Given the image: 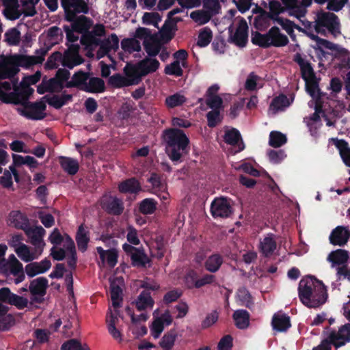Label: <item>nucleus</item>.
I'll use <instances>...</instances> for the list:
<instances>
[{
	"label": "nucleus",
	"instance_id": "nucleus-1",
	"mask_svg": "<svg viewBox=\"0 0 350 350\" xmlns=\"http://www.w3.org/2000/svg\"><path fill=\"white\" fill-rule=\"evenodd\" d=\"M44 58L40 55H15L12 56H0V79H10L18 71V66L29 67L42 64ZM0 100L6 103H18V99L15 94L3 93L0 90Z\"/></svg>",
	"mask_w": 350,
	"mask_h": 350
},
{
	"label": "nucleus",
	"instance_id": "nucleus-2",
	"mask_svg": "<svg viewBox=\"0 0 350 350\" xmlns=\"http://www.w3.org/2000/svg\"><path fill=\"white\" fill-rule=\"evenodd\" d=\"M298 294L300 301L308 308H318L327 299V287L322 281L311 275L306 276L299 281Z\"/></svg>",
	"mask_w": 350,
	"mask_h": 350
},
{
	"label": "nucleus",
	"instance_id": "nucleus-3",
	"mask_svg": "<svg viewBox=\"0 0 350 350\" xmlns=\"http://www.w3.org/2000/svg\"><path fill=\"white\" fill-rule=\"evenodd\" d=\"M314 29L317 33L326 36V29L332 34L336 36L340 33V21L338 17L329 12H320L317 15Z\"/></svg>",
	"mask_w": 350,
	"mask_h": 350
},
{
	"label": "nucleus",
	"instance_id": "nucleus-4",
	"mask_svg": "<svg viewBox=\"0 0 350 350\" xmlns=\"http://www.w3.org/2000/svg\"><path fill=\"white\" fill-rule=\"evenodd\" d=\"M16 97L19 100V102L16 104H21L16 108L17 111L21 115L27 118L34 120H40L44 117L46 105L44 102L40 101L35 103H31L25 100L21 101L18 96H16Z\"/></svg>",
	"mask_w": 350,
	"mask_h": 350
},
{
	"label": "nucleus",
	"instance_id": "nucleus-5",
	"mask_svg": "<svg viewBox=\"0 0 350 350\" xmlns=\"http://www.w3.org/2000/svg\"><path fill=\"white\" fill-rule=\"evenodd\" d=\"M211 213L214 218L229 217L232 213V208L227 198H216L211 204Z\"/></svg>",
	"mask_w": 350,
	"mask_h": 350
},
{
	"label": "nucleus",
	"instance_id": "nucleus-6",
	"mask_svg": "<svg viewBox=\"0 0 350 350\" xmlns=\"http://www.w3.org/2000/svg\"><path fill=\"white\" fill-rule=\"evenodd\" d=\"M47 286L48 280L43 277L38 278L31 282L29 288L31 294V304L41 303L42 301V297L46 294Z\"/></svg>",
	"mask_w": 350,
	"mask_h": 350
},
{
	"label": "nucleus",
	"instance_id": "nucleus-7",
	"mask_svg": "<svg viewBox=\"0 0 350 350\" xmlns=\"http://www.w3.org/2000/svg\"><path fill=\"white\" fill-rule=\"evenodd\" d=\"M153 315L154 319L151 326V332L154 338H158L164 327L172 323L173 318L168 311H165L163 314L159 316V310H156L154 311Z\"/></svg>",
	"mask_w": 350,
	"mask_h": 350
},
{
	"label": "nucleus",
	"instance_id": "nucleus-8",
	"mask_svg": "<svg viewBox=\"0 0 350 350\" xmlns=\"http://www.w3.org/2000/svg\"><path fill=\"white\" fill-rule=\"evenodd\" d=\"M68 21H72L77 13H86L88 5L84 0H62Z\"/></svg>",
	"mask_w": 350,
	"mask_h": 350
},
{
	"label": "nucleus",
	"instance_id": "nucleus-9",
	"mask_svg": "<svg viewBox=\"0 0 350 350\" xmlns=\"http://www.w3.org/2000/svg\"><path fill=\"white\" fill-rule=\"evenodd\" d=\"M328 337L336 348L345 345L350 341V323L342 325L338 331L332 330Z\"/></svg>",
	"mask_w": 350,
	"mask_h": 350
},
{
	"label": "nucleus",
	"instance_id": "nucleus-10",
	"mask_svg": "<svg viewBox=\"0 0 350 350\" xmlns=\"http://www.w3.org/2000/svg\"><path fill=\"white\" fill-rule=\"evenodd\" d=\"M79 44H72L69 46L68 49L64 53V56H62V62L64 66L72 68L83 62L82 57L79 55Z\"/></svg>",
	"mask_w": 350,
	"mask_h": 350
},
{
	"label": "nucleus",
	"instance_id": "nucleus-11",
	"mask_svg": "<svg viewBox=\"0 0 350 350\" xmlns=\"http://www.w3.org/2000/svg\"><path fill=\"white\" fill-rule=\"evenodd\" d=\"M105 35V27L103 25L97 24L94 26L92 31L84 34L81 38V42L88 45H98L102 37Z\"/></svg>",
	"mask_w": 350,
	"mask_h": 350
},
{
	"label": "nucleus",
	"instance_id": "nucleus-12",
	"mask_svg": "<svg viewBox=\"0 0 350 350\" xmlns=\"http://www.w3.org/2000/svg\"><path fill=\"white\" fill-rule=\"evenodd\" d=\"M190 140L184 131L176 128V162L189 153Z\"/></svg>",
	"mask_w": 350,
	"mask_h": 350
},
{
	"label": "nucleus",
	"instance_id": "nucleus-13",
	"mask_svg": "<svg viewBox=\"0 0 350 350\" xmlns=\"http://www.w3.org/2000/svg\"><path fill=\"white\" fill-rule=\"evenodd\" d=\"M312 0H282L283 4L288 10H292V14L299 18L305 16L306 8L310 5Z\"/></svg>",
	"mask_w": 350,
	"mask_h": 350
},
{
	"label": "nucleus",
	"instance_id": "nucleus-14",
	"mask_svg": "<svg viewBox=\"0 0 350 350\" xmlns=\"http://www.w3.org/2000/svg\"><path fill=\"white\" fill-rule=\"evenodd\" d=\"M24 231L30 239L31 244L37 248V250L42 251V249L45 245L43 241V237L45 234V230L42 226L31 228L28 226Z\"/></svg>",
	"mask_w": 350,
	"mask_h": 350
},
{
	"label": "nucleus",
	"instance_id": "nucleus-15",
	"mask_svg": "<svg viewBox=\"0 0 350 350\" xmlns=\"http://www.w3.org/2000/svg\"><path fill=\"white\" fill-rule=\"evenodd\" d=\"M248 40V26L245 20H242L234 34H230L229 42L239 47L245 46Z\"/></svg>",
	"mask_w": 350,
	"mask_h": 350
},
{
	"label": "nucleus",
	"instance_id": "nucleus-16",
	"mask_svg": "<svg viewBox=\"0 0 350 350\" xmlns=\"http://www.w3.org/2000/svg\"><path fill=\"white\" fill-rule=\"evenodd\" d=\"M98 46H100V48L96 55L97 58L100 59L112 51H117L119 46V39L116 34L112 33L107 38L102 40Z\"/></svg>",
	"mask_w": 350,
	"mask_h": 350
},
{
	"label": "nucleus",
	"instance_id": "nucleus-17",
	"mask_svg": "<svg viewBox=\"0 0 350 350\" xmlns=\"http://www.w3.org/2000/svg\"><path fill=\"white\" fill-rule=\"evenodd\" d=\"M350 237V232L347 228L338 226L331 232L329 239L331 244L334 245L344 246L348 242Z\"/></svg>",
	"mask_w": 350,
	"mask_h": 350
},
{
	"label": "nucleus",
	"instance_id": "nucleus-18",
	"mask_svg": "<svg viewBox=\"0 0 350 350\" xmlns=\"http://www.w3.org/2000/svg\"><path fill=\"white\" fill-rule=\"evenodd\" d=\"M267 36L270 46L282 47L287 45L289 42L288 37L280 32L277 26L272 27L267 32Z\"/></svg>",
	"mask_w": 350,
	"mask_h": 350
},
{
	"label": "nucleus",
	"instance_id": "nucleus-19",
	"mask_svg": "<svg viewBox=\"0 0 350 350\" xmlns=\"http://www.w3.org/2000/svg\"><path fill=\"white\" fill-rule=\"evenodd\" d=\"M123 282V278L121 277L110 279L111 299L114 308H118L120 306Z\"/></svg>",
	"mask_w": 350,
	"mask_h": 350
},
{
	"label": "nucleus",
	"instance_id": "nucleus-20",
	"mask_svg": "<svg viewBox=\"0 0 350 350\" xmlns=\"http://www.w3.org/2000/svg\"><path fill=\"white\" fill-rule=\"evenodd\" d=\"M7 224L9 226L24 230L29 226V219L24 213L15 210L9 213Z\"/></svg>",
	"mask_w": 350,
	"mask_h": 350
},
{
	"label": "nucleus",
	"instance_id": "nucleus-21",
	"mask_svg": "<svg viewBox=\"0 0 350 350\" xmlns=\"http://www.w3.org/2000/svg\"><path fill=\"white\" fill-rule=\"evenodd\" d=\"M224 141L228 145L232 146H238L239 151H242L245 148L241 135L239 130L235 128L227 129L225 131Z\"/></svg>",
	"mask_w": 350,
	"mask_h": 350
},
{
	"label": "nucleus",
	"instance_id": "nucleus-22",
	"mask_svg": "<svg viewBox=\"0 0 350 350\" xmlns=\"http://www.w3.org/2000/svg\"><path fill=\"white\" fill-rule=\"evenodd\" d=\"M51 266L50 260L44 259L40 262H34L25 266V270L29 277H34L36 275L43 273L48 271Z\"/></svg>",
	"mask_w": 350,
	"mask_h": 350
},
{
	"label": "nucleus",
	"instance_id": "nucleus-23",
	"mask_svg": "<svg viewBox=\"0 0 350 350\" xmlns=\"http://www.w3.org/2000/svg\"><path fill=\"white\" fill-rule=\"evenodd\" d=\"M277 243L275 240V235L269 233L260 242L259 251L265 257H270L276 250Z\"/></svg>",
	"mask_w": 350,
	"mask_h": 350
},
{
	"label": "nucleus",
	"instance_id": "nucleus-24",
	"mask_svg": "<svg viewBox=\"0 0 350 350\" xmlns=\"http://www.w3.org/2000/svg\"><path fill=\"white\" fill-rule=\"evenodd\" d=\"M175 14V10H171L167 15V19L160 31L159 38L163 42H167L172 38V30L175 25V21L173 16Z\"/></svg>",
	"mask_w": 350,
	"mask_h": 350
},
{
	"label": "nucleus",
	"instance_id": "nucleus-25",
	"mask_svg": "<svg viewBox=\"0 0 350 350\" xmlns=\"http://www.w3.org/2000/svg\"><path fill=\"white\" fill-rule=\"evenodd\" d=\"M103 265H107L113 267L118 262V252L116 250H103L101 247H96Z\"/></svg>",
	"mask_w": 350,
	"mask_h": 350
},
{
	"label": "nucleus",
	"instance_id": "nucleus-26",
	"mask_svg": "<svg viewBox=\"0 0 350 350\" xmlns=\"http://www.w3.org/2000/svg\"><path fill=\"white\" fill-rule=\"evenodd\" d=\"M271 325L278 332H286L291 326L290 317L285 314H275L272 318Z\"/></svg>",
	"mask_w": 350,
	"mask_h": 350
},
{
	"label": "nucleus",
	"instance_id": "nucleus-27",
	"mask_svg": "<svg viewBox=\"0 0 350 350\" xmlns=\"http://www.w3.org/2000/svg\"><path fill=\"white\" fill-rule=\"evenodd\" d=\"M103 204L109 213L113 215H120L124 208L122 201L114 196L105 197Z\"/></svg>",
	"mask_w": 350,
	"mask_h": 350
},
{
	"label": "nucleus",
	"instance_id": "nucleus-28",
	"mask_svg": "<svg viewBox=\"0 0 350 350\" xmlns=\"http://www.w3.org/2000/svg\"><path fill=\"white\" fill-rule=\"evenodd\" d=\"M7 265L8 269L12 275H16L18 272L23 271L22 263L16 258L14 254L10 255L8 257V260L5 258L0 260V271H5V269H3V267Z\"/></svg>",
	"mask_w": 350,
	"mask_h": 350
},
{
	"label": "nucleus",
	"instance_id": "nucleus-29",
	"mask_svg": "<svg viewBox=\"0 0 350 350\" xmlns=\"http://www.w3.org/2000/svg\"><path fill=\"white\" fill-rule=\"evenodd\" d=\"M163 144L165 146L166 153L172 161L175 160V131L170 129L163 134Z\"/></svg>",
	"mask_w": 350,
	"mask_h": 350
},
{
	"label": "nucleus",
	"instance_id": "nucleus-30",
	"mask_svg": "<svg viewBox=\"0 0 350 350\" xmlns=\"http://www.w3.org/2000/svg\"><path fill=\"white\" fill-rule=\"evenodd\" d=\"M348 259V252L342 249H338L332 251L327 256V260L332 262V267H334L336 265L340 267L342 265H347V262Z\"/></svg>",
	"mask_w": 350,
	"mask_h": 350
},
{
	"label": "nucleus",
	"instance_id": "nucleus-31",
	"mask_svg": "<svg viewBox=\"0 0 350 350\" xmlns=\"http://www.w3.org/2000/svg\"><path fill=\"white\" fill-rule=\"evenodd\" d=\"M144 50L149 56H156L161 48V42L157 34L148 38L143 42Z\"/></svg>",
	"mask_w": 350,
	"mask_h": 350
},
{
	"label": "nucleus",
	"instance_id": "nucleus-32",
	"mask_svg": "<svg viewBox=\"0 0 350 350\" xmlns=\"http://www.w3.org/2000/svg\"><path fill=\"white\" fill-rule=\"evenodd\" d=\"M14 252L24 262H31L33 260L36 259L42 253V251L37 250V248L35 252H32L30 247L25 244L16 248V251Z\"/></svg>",
	"mask_w": 350,
	"mask_h": 350
},
{
	"label": "nucleus",
	"instance_id": "nucleus-33",
	"mask_svg": "<svg viewBox=\"0 0 350 350\" xmlns=\"http://www.w3.org/2000/svg\"><path fill=\"white\" fill-rule=\"evenodd\" d=\"M224 262V258L219 254H213L209 256L204 262V267L211 273L217 272Z\"/></svg>",
	"mask_w": 350,
	"mask_h": 350
},
{
	"label": "nucleus",
	"instance_id": "nucleus-34",
	"mask_svg": "<svg viewBox=\"0 0 350 350\" xmlns=\"http://www.w3.org/2000/svg\"><path fill=\"white\" fill-rule=\"evenodd\" d=\"M159 66V63L156 59L145 58L138 63V70L141 72V75L144 76L156 71Z\"/></svg>",
	"mask_w": 350,
	"mask_h": 350
},
{
	"label": "nucleus",
	"instance_id": "nucleus-35",
	"mask_svg": "<svg viewBox=\"0 0 350 350\" xmlns=\"http://www.w3.org/2000/svg\"><path fill=\"white\" fill-rule=\"evenodd\" d=\"M235 325L239 329H245L250 324V313L245 310H237L232 314Z\"/></svg>",
	"mask_w": 350,
	"mask_h": 350
},
{
	"label": "nucleus",
	"instance_id": "nucleus-36",
	"mask_svg": "<svg viewBox=\"0 0 350 350\" xmlns=\"http://www.w3.org/2000/svg\"><path fill=\"white\" fill-rule=\"evenodd\" d=\"M290 105L288 98L285 94H281L273 98L269 105V110L276 114L279 111H283Z\"/></svg>",
	"mask_w": 350,
	"mask_h": 350
},
{
	"label": "nucleus",
	"instance_id": "nucleus-37",
	"mask_svg": "<svg viewBox=\"0 0 350 350\" xmlns=\"http://www.w3.org/2000/svg\"><path fill=\"white\" fill-rule=\"evenodd\" d=\"M258 10L259 15L255 18V25L258 29L262 30L269 26L270 20H273L274 21V18L269 12H267L262 8H258Z\"/></svg>",
	"mask_w": 350,
	"mask_h": 350
},
{
	"label": "nucleus",
	"instance_id": "nucleus-38",
	"mask_svg": "<svg viewBox=\"0 0 350 350\" xmlns=\"http://www.w3.org/2000/svg\"><path fill=\"white\" fill-rule=\"evenodd\" d=\"M40 72H37L33 75L24 77L21 85L22 87V91L26 97L30 95L33 91L29 86L31 85L36 84L40 80Z\"/></svg>",
	"mask_w": 350,
	"mask_h": 350
},
{
	"label": "nucleus",
	"instance_id": "nucleus-39",
	"mask_svg": "<svg viewBox=\"0 0 350 350\" xmlns=\"http://www.w3.org/2000/svg\"><path fill=\"white\" fill-rule=\"evenodd\" d=\"M82 89L86 92L99 93L105 90V83L103 79L93 77L89 79Z\"/></svg>",
	"mask_w": 350,
	"mask_h": 350
},
{
	"label": "nucleus",
	"instance_id": "nucleus-40",
	"mask_svg": "<svg viewBox=\"0 0 350 350\" xmlns=\"http://www.w3.org/2000/svg\"><path fill=\"white\" fill-rule=\"evenodd\" d=\"M237 297L239 301L240 306H245L246 308L251 309L254 306V301L249 291L244 286L240 287L237 292Z\"/></svg>",
	"mask_w": 350,
	"mask_h": 350
},
{
	"label": "nucleus",
	"instance_id": "nucleus-41",
	"mask_svg": "<svg viewBox=\"0 0 350 350\" xmlns=\"http://www.w3.org/2000/svg\"><path fill=\"white\" fill-rule=\"evenodd\" d=\"M308 36L312 40L316 42L317 47L315 49H326L332 51V53H334L339 46L338 44L333 43L327 40L321 38L317 35L310 33Z\"/></svg>",
	"mask_w": 350,
	"mask_h": 350
},
{
	"label": "nucleus",
	"instance_id": "nucleus-42",
	"mask_svg": "<svg viewBox=\"0 0 350 350\" xmlns=\"http://www.w3.org/2000/svg\"><path fill=\"white\" fill-rule=\"evenodd\" d=\"M109 83L114 88H122L137 84V81H135L133 79H127L120 75H115L109 78Z\"/></svg>",
	"mask_w": 350,
	"mask_h": 350
},
{
	"label": "nucleus",
	"instance_id": "nucleus-43",
	"mask_svg": "<svg viewBox=\"0 0 350 350\" xmlns=\"http://www.w3.org/2000/svg\"><path fill=\"white\" fill-rule=\"evenodd\" d=\"M154 300L152 299L149 293L143 291L135 301V306L137 310H143L148 308H152Z\"/></svg>",
	"mask_w": 350,
	"mask_h": 350
},
{
	"label": "nucleus",
	"instance_id": "nucleus-44",
	"mask_svg": "<svg viewBox=\"0 0 350 350\" xmlns=\"http://www.w3.org/2000/svg\"><path fill=\"white\" fill-rule=\"evenodd\" d=\"M331 55L336 59L340 61V66L342 68H349L350 66V56L347 49L338 46L337 49L334 53Z\"/></svg>",
	"mask_w": 350,
	"mask_h": 350
},
{
	"label": "nucleus",
	"instance_id": "nucleus-45",
	"mask_svg": "<svg viewBox=\"0 0 350 350\" xmlns=\"http://www.w3.org/2000/svg\"><path fill=\"white\" fill-rule=\"evenodd\" d=\"M9 169L10 170L5 171L3 174L0 176V184L6 188H10L12 186V176H14L16 182L18 181V174L14 166H10Z\"/></svg>",
	"mask_w": 350,
	"mask_h": 350
},
{
	"label": "nucleus",
	"instance_id": "nucleus-46",
	"mask_svg": "<svg viewBox=\"0 0 350 350\" xmlns=\"http://www.w3.org/2000/svg\"><path fill=\"white\" fill-rule=\"evenodd\" d=\"M335 145L340 151L344 163L350 167V148L348 143L344 139H336Z\"/></svg>",
	"mask_w": 350,
	"mask_h": 350
},
{
	"label": "nucleus",
	"instance_id": "nucleus-47",
	"mask_svg": "<svg viewBox=\"0 0 350 350\" xmlns=\"http://www.w3.org/2000/svg\"><path fill=\"white\" fill-rule=\"evenodd\" d=\"M59 162L62 168L69 174H75L79 170V163L73 159L61 157H59Z\"/></svg>",
	"mask_w": 350,
	"mask_h": 350
},
{
	"label": "nucleus",
	"instance_id": "nucleus-48",
	"mask_svg": "<svg viewBox=\"0 0 350 350\" xmlns=\"http://www.w3.org/2000/svg\"><path fill=\"white\" fill-rule=\"evenodd\" d=\"M92 26V21L87 17L81 16L77 18L72 24V29L77 33L87 31Z\"/></svg>",
	"mask_w": 350,
	"mask_h": 350
},
{
	"label": "nucleus",
	"instance_id": "nucleus-49",
	"mask_svg": "<svg viewBox=\"0 0 350 350\" xmlns=\"http://www.w3.org/2000/svg\"><path fill=\"white\" fill-rule=\"evenodd\" d=\"M213 38V32L207 27L202 28L198 34L197 45L200 47H206L211 42Z\"/></svg>",
	"mask_w": 350,
	"mask_h": 350
},
{
	"label": "nucleus",
	"instance_id": "nucleus-50",
	"mask_svg": "<svg viewBox=\"0 0 350 350\" xmlns=\"http://www.w3.org/2000/svg\"><path fill=\"white\" fill-rule=\"evenodd\" d=\"M190 17L198 24L204 25L211 20L212 14L206 10H195L190 14Z\"/></svg>",
	"mask_w": 350,
	"mask_h": 350
},
{
	"label": "nucleus",
	"instance_id": "nucleus-51",
	"mask_svg": "<svg viewBox=\"0 0 350 350\" xmlns=\"http://www.w3.org/2000/svg\"><path fill=\"white\" fill-rule=\"evenodd\" d=\"M287 141L286 137L279 131H271L269 135V144L273 148H279Z\"/></svg>",
	"mask_w": 350,
	"mask_h": 350
},
{
	"label": "nucleus",
	"instance_id": "nucleus-52",
	"mask_svg": "<svg viewBox=\"0 0 350 350\" xmlns=\"http://www.w3.org/2000/svg\"><path fill=\"white\" fill-rule=\"evenodd\" d=\"M122 49L129 53L141 50L140 42L135 38H126L121 42Z\"/></svg>",
	"mask_w": 350,
	"mask_h": 350
},
{
	"label": "nucleus",
	"instance_id": "nucleus-53",
	"mask_svg": "<svg viewBox=\"0 0 350 350\" xmlns=\"http://www.w3.org/2000/svg\"><path fill=\"white\" fill-rule=\"evenodd\" d=\"M76 240L79 249L82 252L85 251L89 242V237L83 225H81L79 228Z\"/></svg>",
	"mask_w": 350,
	"mask_h": 350
},
{
	"label": "nucleus",
	"instance_id": "nucleus-54",
	"mask_svg": "<svg viewBox=\"0 0 350 350\" xmlns=\"http://www.w3.org/2000/svg\"><path fill=\"white\" fill-rule=\"evenodd\" d=\"M119 189L123 193H135L140 189V187L137 180L131 178L120 183Z\"/></svg>",
	"mask_w": 350,
	"mask_h": 350
},
{
	"label": "nucleus",
	"instance_id": "nucleus-55",
	"mask_svg": "<svg viewBox=\"0 0 350 350\" xmlns=\"http://www.w3.org/2000/svg\"><path fill=\"white\" fill-rule=\"evenodd\" d=\"M221 109H212L206 113L207 125L210 128H214L223 120V116L220 113Z\"/></svg>",
	"mask_w": 350,
	"mask_h": 350
},
{
	"label": "nucleus",
	"instance_id": "nucleus-56",
	"mask_svg": "<svg viewBox=\"0 0 350 350\" xmlns=\"http://www.w3.org/2000/svg\"><path fill=\"white\" fill-rule=\"evenodd\" d=\"M252 42L254 45L258 46L264 49H267L270 46L269 42H268L267 33L265 34H262L258 31H255L254 33H252Z\"/></svg>",
	"mask_w": 350,
	"mask_h": 350
},
{
	"label": "nucleus",
	"instance_id": "nucleus-57",
	"mask_svg": "<svg viewBox=\"0 0 350 350\" xmlns=\"http://www.w3.org/2000/svg\"><path fill=\"white\" fill-rule=\"evenodd\" d=\"M3 12L5 17L10 20H16L21 15L15 1L7 4Z\"/></svg>",
	"mask_w": 350,
	"mask_h": 350
},
{
	"label": "nucleus",
	"instance_id": "nucleus-58",
	"mask_svg": "<svg viewBox=\"0 0 350 350\" xmlns=\"http://www.w3.org/2000/svg\"><path fill=\"white\" fill-rule=\"evenodd\" d=\"M274 22L278 23L282 27L286 30V31L291 34L293 32V29H296L299 31H302L301 27H300L298 25H296L294 22L290 21L289 19H284L282 17L275 18Z\"/></svg>",
	"mask_w": 350,
	"mask_h": 350
},
{
	"label": "nucleus",
	"instance_id": "nucleus-59",
	"mask_svg": "<svg viewBox=\"0 0 350 350\" xmlns=\"http://www.w3.org/2000/svg\"><path fill=\"white\" fill-rule=\"evenodd\" d=\"M131 260L135 266L145 267L149 262L148 257L145 254L143 250L139 249L133 254Z\"/></svg>",
	"mask_w": 350,
	"mask_h": 350
},
{
	"label": "nucleus",
	"instance_id": "nucleus-60",
	"mask_svg": "<svg viewBox=\"0 0 350 350\" xmlns=\"http://www.w3.org/2000/svg\"><path fill=\"white\" fill-rule=\"evenodd\" d=\"M157 204V202L153 199L147 198L141 202L139 210L144 214H152L156 210Z\"/></svg>",
	"mask_w": 350,
	"mask_h": 350
},
{
	"label": "nucleus",
	"instance_id": "nucleus-61",
	"mask_svg": "<svg viewBox=\"0 0 350 350\" xmlns=\"http://www.w3.org/2000/svg\"><path fill=\"white\" fill-rule=\"evenodd\" d=\"M10 304L16 306L19 310H23L34 304H31V299L29 300L27 297L14 294Z\"/></svg>",
	"mask_w": 350,
	"mask_h": 350
},
{
	"label": "nucleus",
	"instance_id": "nucleus-62",
	"mask_svg": "<svg viewBox=\"0 0 350 350\" xmlns=\"http://www.w3.org/2000/svg\"><path fill=\"white\" fill-rule=\"evenodd\" d=\"M88 80V75L86 73L83 72H78L75 73L72 80L67 83V87H72V86H80L82 85L84 87L85 85V81Z\"/></svg>",
	"mask_w": 350,
	"mask_h": 350
},
{
	"label": "nucleus",
	"instance_id": "nucleus-63",
	"mask_svg": "<svg viewBox=\"0 0 350 350\" xmlns=\"http://www.w3.org/2000/svg\"><path fill=\"white\" fill-rule=\"evenodd\" d=\"M161 21V17L157 12H146L142 16V22L145 25H152L158 27V23Z\"/></svg>",
	"mask_w": 350,
	"mask_h": 350
},
{
	"label": "nucleus",
	"instance_id": "nucleus-64",
	"mask_svg": "<svg viewBox=\"0 0 350 350\" xmlns=\"http://www.w3.org/2000/svg\"><path fill=\"white\" fill-rule=\"evenodd\" d=\"M301 78L308 83L310 81L315 79V74L313 68L310 62L306 63L304 66L300 68Z\"/></svg>",
	"mask_w": 350,
	"mask_h": 350
}]
</instances>
